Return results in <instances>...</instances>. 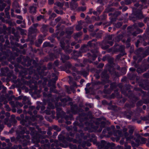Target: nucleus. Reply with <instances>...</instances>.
Here are the masks:
<instances>
[{
  "instance_id": "f257e3e1",
  "label": "nucleus",
  "mask_w": 149,
  "mask_h": 149,
  "mask_svg": "<svg viewBox=\"0 0 149 149\" xmlns=\"http://www.w3.org/2000/svg\"><path fill=\"white\" fill-rule=\"evenodd\" d=\"M29 130L31 131V134L33 139L36 140V142L44 144L43 149H50V144L49 140L45 139L47 136L41 135L37 133L33 127H30Z\"/></svg>"
},
{
  "instance_id": "f03ea898",
  "label": "nucleus",
  "mask_w": 149,
  "mask_h": 149,
  "mask_svg": "<svg viewBox=\"0 0 149 149\" xmlns=\"http://www.w3.org/2000/svg\"><path fill=\"white\" fill-rule=\"evenodd\" d=\"M78 133L76 135V139H73L72 138H70L69 136L66 138V139L68 141H72L74 143H81V140L83 138L84 139H86L88 137L89 138L88 140H90L91 141L93 140H95L96 136L93 134H88L87 136H84V133H83V131L81 130H79Z\"/></svg>"
},
{
  "instance_id": "7ed1b4c3",
  "label": "nucleus",
  "mask_w": 149,
  "mask_h": 149,
  "mask_svg": "<svg viewBox=\"0 0 149 149\" xmlns=\"http://www.w3.org/2000/svg\"><path fill=\"white\" fill-rule=\"evenodd\" d=\"M36 117L39 118L41 120L43 119V117L41 116L38 115L37 116H33L29 118L28 116L25 117V119H22L20 121L21 124L23 125L26 127L28 126L29 125H33L31 121H33L36 120Z\"/></svg>"
},
{
  "instance_id": "20e7f679",
  "label": "nucleus",
  "mask_w": 149,
  "mask_h": 149,
  "mask_svg": "<svg viewBox=\"0 0 149 149\" xmlns=\"http://www.w3.org/2000/svg\"><path fill=\"white\" fill-rule=\"evenodd\" d=\"M16 139L20 142V143L23 144V146H25L27 145L30 140V136L29 135H18L16 137Z\"/></svg>"
},
{
  "instance_id": "39448f33",
  "label": "nucleus",
  "mask_w": 149,
  "mask_h": 149,
  "mask_svg": "<svg viewBox=\"0 0 149 149\" xmlns=\"http://www.w3.org/2000/svg\"><path fill=\"white\" fill-rule=\"evenodd\" d=\"M12 55V53L9 49L7 50L6 52L3 51L2 53L0 52V61H2L8 58H11Z\"/></svg>"
},
{
  "instance_id": "423d86ee",
  "label": "nucleus",
  "mask_w": 149,
  "mask_h": 149,
  "mask_svg": "<svg viewBox=\"0 0 149 149\" xmlns=\"http://www.w3.org/2000/svg\"><path fill=\"white\" fill-rule=\"evenodd\" d=\"M43 95L45 97L47 96L48 98H49L50 97H52V100L51 101L52 102H57L59 99H60V100L62 102H63L65 103L67 102V100L66 98H62V99H60V98L58 97L57 98L56 97L57 96H54L52 97V96L51 94H49L48 95H47V94L45 93L44 92L43 93Z\"/></svg>"
},
{
  "instance_id": "0eeeda50",
  "label": "nucleus",
  "mask_w": 149,
  "mask_h": 149,
  "mask_svg": "<svg viewBox=\"0 0 149 149\" xmlns=\"http://www.w3.org/2000/svg\"><path fill=\"white\" fill-rule=\"evenodd\" d=\"M85 114L84 113H82L81 115H79V121L80 123H81V125H79V123L77 122H75L74 123V127H73L74 130L75 131H76L77 130V128L76 127V126H78L80 128L81 127L83 126V125L82 124V123L83 121H84L86 119L85 118Z\"/></svg>"
},
{
  "instance_id": "6e6552de",
  "label": "nucleus",
  "mask_w": 149,
  "mask_h": 149,
  "mask_svg": "<svg viewBox=\"0 0 149 149\" xmlns=\"http://www.w3.org/2000/svg\"><path fill=\"white\" fill-rule=\"evenodd\" d=\"M54 108V107L53 104L50 102L48 103V106L47 108V109L45 110V112L47 115H50L52 114L54 115L55 114V111L53 110L50 111V109H53Z\"/></svg>"
},
{
  "instance_id": "1a4fd4ad",
  "label": "nucleus",
  "mask_w": 149,
  "mask_h": 149,
  "mask_svg": "<svg viewBox=\"0 0 149 149\" xmlns=\"http://www.w3.org/2000/svg\"><path fill=\"white\" fill-rule=\"evenodd\" d=\"M65 42L67 45L66 47H65V42H63V41L62 40H61L60 41L61 46L63 49L65 50V52L66 53H70L72 52V50L68 49L69 47V44L68 43V41L66 40Z\"/></svg>"
},
{
  "instance_id": "9d476101",
  "label": "nucleus",
  "mask_w": 149,
  "mask_h": 149,
  "mask_svg": "<svg viewBox=\"0 0 149 149\" xmlns=\"http://www.w3.org/2000/svg\"><path fill=\"white\" fill-rule=\"evenodd\" d=\"M111 146V144L109 143H107L104 140L101 141L100 143L98 146L99 148H103L104 149H108Z\"/></svg>"
},
{
  "instance_id": "9b49d317",
  "label": "nucleus",
  "mask_w": 149,
  "mask_h": 149,
  "mask_svg": "<svg viewBox=\"0 0 149 149\" xmlns=\"http://www.w3.org/2000/svg\"><path fill=\"white\" fill-rule=\"evenodd\" d=\"M38 5L34 3L30 6L29 7V12L31 14L36 13L37 11V7Z\"/></svg>"
},
{
  "instance_id": "f8f14e48",
  "label": "nucleus",
  "mask_w": 149,
  "mask_h": 149,
  "mask_svg": "<svg viewBox=\"0 0 149 149\" xmlns=\"http://www.w3.org/2000/svg\"><path fill=\"white\" fill-rule=\"evenodd\" d=\"M92 54L88 53L87 54L88 56L90 58L94 60V58H96L98 54V52L96 50H92L91 51Z\"/></svg>"
},
{
  "instance_id": "ddd939ff",
  "label": "nucleus",
  "mask_w": 149,
  "mask_h": 149,
  "mask_svg": "<svg viewBox=\"0 0 149 149\" xmlns=\"http://www.w3.org/2000/svg\"><path fill=\"white\" fill-rule=\"evenodd\" d=\"M73 71L75 72L77 74H81L83 75L84 77H86L88 74V71L85 70H82L81 71H78L74 68H73Z\"/></svg>"
},
{
  "instance_id": "4468645a",
  "label": "nucleus",
  "mask_w": 149,
  "mask_h": 149,
  "mask_svg": "<svg viewBox=\"0 0 149 149\" xmlns=\"http://www.w3.org/2000/svg\"><path fill=\"white\" fill-rule=\"evenodd\" d=\"M113 135L116 137V141H118L120 140V137L122 136V132L119 130H116L114 131Z\"/></svg>"
},
{
  "instance_id": "2eb2a0df",
  "label": "nucleus",
  "mask_w": 149,
  "mask_h": 149,
  "mask_svg": "<svg viewBox=\"0 0 149 149\" xmlns=\"http://www.w3.org/2000/svg\"><path fill=\"white\" fill-rule=\"evenodd\" d=\"M48 86L49 87H51L50 91L51 92H53L54 93H56L57 92V90L55 89L56 86H55V82L54 81L53 83H50L49 82Z\"/></svg>"
},
{
  "instance_id": "dca6fc26",
  "label": "nucleus",
  "mask_w": 149,
  "mask_h": 149,
  "mask_svg": "<svg viewBox=\"0 0 149 149\" xmlns=\"http://www.w3.org/2000/svg\"><path fill=\"white\" fill-rule=\"evenodd\" d=\"M71 112L74 114H76L79 112L77 105L76 104L71 105Z\"/></svg>"
},
{
  "instance_id": "f3484780",
  "label": "nucleus",
  "mask_w": 149,
  "mask_h": 149,
  "mask_svg": "<svg viewBox=\"0 0 149 149\" xmlns=\"http://www.w3.org/2000/svg\"><path fill=\"white\" fill-rule=\"evenodd\" d=\"M55 145V146L56 148H57L59 146L65 148L67 147V145H66L65 146L62 143H59V142L57 141H56L54 143H52L51 146L52 147H53Z\"/></svg>"
},
{
  "instance_id": "a211bd4d",
  "label": "nucleus",
  "mask_w": 149,
  "mask_h": 149,
  "mask_svg": "<svg viewBox=\"0 0 149 149\" xmlns=\"http://www.w3.org/2000/svg\"><path fill=\"white\" fill-rule=\"evenodd\" d=\"M89 49V47H88V45H84L82 46L80 49V51L79 52V53L80 54L81 53H85Z\"/></svg>"
},
{
  "instance_id": "6ab92c4d",
  "label": "nucleus",
  "mask_w": 149,
  "mask_h": 149,
  "mask_svg": "<svg viewBox=\"0 0 149 149\" xmlns=\"http://www.w3.org/2000/svg\"><path fill=\"white\" fill-rule=\"evenodd\" d=\"M139 86L145 90H148L149 89V81L147 80L146 81L145 84H140Z\"/></svg>"
},
{
  "instance_id": "aec40b11",
  "label": "nucleus",
  "mask_w": 149,
  "mask_h": 149,
  "mask_svg": "<svg viewBox=\"0 0 149 149\" xmlns=\"http://www.w3.org/2000/svg\"><path fill=\"white\" fill-rule=\"evenodd\" d=\"M78 6L77 3L70 2V6L71 10H74L76 9Z\"/></svg>"
},
{
  "instance_id": "412c9836",
  "label": "nucleus",
  "mask_w": 149,
  "mask_h": 149,
  "mask_svg": "<svg viewBox=\"0 0 149 149\" xmlns=\"http://www.w3.org/2000/svg\"><path fill=\"white\" fill-rule=\"evenodd\" d=\"M61 57L62 61L63 63H65L66 60L69 59V57L68 56L62 54L61 55Z\"/></svg>"
},
{
  "instance_id": "4be33fe9",
  "label": "nucleus",
  "mask_w": 149,
  "mask_h": 149,
  "mask_svg": "<svg viewBox=\"0 0 149 149\" xmlns=\"http://www.w3.org/2000/svg\"><path fill=\"white\" fill-rule=\"evenodd\" d=\"M29 32L30 34H31L32 33H37L38 31L36 28H33V27H31L29 28Z\"/></svg>"
},
{
  "instance_id": "5701e85b",
  "label": "nucleus",
  "mask_w": 149,
  "mask_h": 149,
  "mask_svg": "<svg viewBox=\"0 0 149 149\" xmlns=\"http://www.w3.org/2000/svg\"><path fill=\"white\" fill-rule=\"evenodd\" d=\"M23 103L24 104H31L28 98L26 96H24L23 97Z\"/></svg>"
},
{
  "instance_id": "b1692460",
  "label": "nucleus",
  "mask_w": 149,
  "mask_h": 149,
  "mask_svg": "<svg viewBox=\"0 0 149 149\" xmlns=\"http://www.w3.org/2000/svg\"><path fill=\"white\" fill-rule=\"evenodd\" d=\"M58 139L59 141H61L63 143H65V141H64L65 137L61 134H60L59 135H58Z\"/></svg>"
},
{
  "instance_id": "393cba45",
  "label": "nucleus",
  "mask_w": 149,
  "mask_h": 149,
  "mask_svg": "<svg viewBox=\"0 0 149 149\" xmlns=\"http://www.w3.org/2000/svg\"><path fill=\"white\" fill-rule=\"evenodd\" d=\"M81 21H79L78 22V24L76 26V29L78 31H80L82 28L81 24H80V22Z\"/></svg>"
},
{
  "instance_id": "a878e982",
  "label": "nucleus",
  "mask_w": 149,
  "mask_h": 149,
  "mask_svg": "<svg viewBox=\"0 0 149 149\" xmlns=\"http://www.w3.org/2000/svg\"><path fill=\"white\" fill-rule=\"evenodd\" d=\"M125 3L126 5H128L133 2L136 1V0H124Z\"/></svg>"
},
{
  "instance_id": "bb28decb",
  "label": "nucleus",
  "mask_w": 149,
  "mask_h": 149,
  "mask_svg": "<svg viewBox=\"0 0 149 149\" xmlns=\"http://www.w3.org/2000/svg\"><path fill=\"white\" fill-rule=\"evenodd\" d=\"M72 118L71 116L70 117H68L66 116H65V119L66 120V123L68 125L70 124L71 123V121H68L67 120H68L69 119H70V120H71L72 119Z\"/></svg>"
},
{
  "instance_id": "cd10ccee",
  "label": "nucleus",
  "mask_w": 149,
  "mask_h": 149,
  "mask_svg": "<svg viewBox=\"0 0 149 149\" xmlns=\"http://www.w3.org/2000/svg\"><path fill=\"white\" fill-rule=\"evenodd\" d=\"M26 130V129L25 128H24L23 130L20 132V134H24L25 133H26V134H29V131H27L25 132V131Z\"/></svg>"
},
{
  "instance_id": "c85d7f7f",
  "label": "nucleus",
  "mask_w": 149,
  "mask_h": 149,
  "mask_svg": "<svg viewBox=\"0 0 149 149\" xmlns=\"http://www.w3.org/2000/svg\"><path fill=\"white\" fill-rule=\"evenodd\" d=\"M109 63L110 64V66H112L111 65L113 63V58L112 57H111L110 56L108 60Z\"/></svg>"
},
{
  "instance_id": "c756f323",
  "label": "nucleus",
  "mask_w": 149,
  "mask_h": 149,
  "mask_svg": "<svg viewBox=\"0 0 149 149\" xmlns=\"http://www.w3.org/2000/svg\"><path fill=\"white\" fill-rule=\"evenodd\" d=\"M147 139L144 138L142 137L140 140V143L142 144H144L146 143Z\"/></svg>"
},
{
  "instance_id": "7c9ffc66",
  "label": "nucleus",
  "mask_w": 149,
  "mask_h": 149,
  "mask_svg": "<svg viewBox=\"0 0 149 149\" xmlns=\"http://www.w3.org/2000/svg\"><path fill=\"white\" fill-rule=\"evenodd\" d=\"M110 56L108 55H106L103 57L102 58V60L103 61H105L106 60H108Z\"/></svg>"
},
{
  "instance_id": "2f4dec72",
  "label": "nucleus",
  "mask_w": 149,
  "mask_h": 149,
  "mask_svg": "<svg viewBox=\"0 0 149 149\" xmlns=\"http://www.w3.org/2000/svg\"><path fill=\"white\" fill-rule=\"evenodd\" d=\"M146 70H143L141 68H138L137 69V72L139 73H142L145 71Z\"/></svg>"
},
{
  "instance_id": "473e14b6",
  "label": "nucleus",
  "mask_w": 149,
  "mask_h": 149,
  "mask_svg": "<svg viewBox=\"0 0 149 149\" xmlns=\"http://www.w3.org/2000/svg\"><path fill=\"white\" fill-rule=\"evenodd\" d=\"M86 145V143L85 142H84V143L82 144H79L78 146V149H83L81 148H84L85 147Z\"/></svg>"
},
{
  "instance_id": "72a5a7b5",
  "label": "nucleus",
  "mask_w": 149,
  "mask_h": 149,
  "mask_svg": "<svg viewBox=\"0 0 149 149\" xmlns=\"http://www.w3.org/2000/svg\"><path fill=\"white\" fill-rule=\"evenodd\" d=\"M55 4L58 6L60 7H62L64 5L63 3H61L60 2H57L55 3Z\"/></svg>"
},
{
  "instance_id": "f704fd0d",
  "label": "nucleus",
  "mask_w": 149,
  "mask_h": 149,
  "mask_svg": "<svg viewBox=\"0 0 149 149\" xmlns=\"http://www.w3.org/2000/svg\"><path fill=\"white\" fill-rule=\"evenodd\" d=\"M86 7L85 6L84 7H82L80 6L78 8V9L79 10L81 11H85L86 9Z\"/></svg>"
},
{
  "instance_id": "c9c22d12",
  "label": "nucleus",
  "mask_w": 149,
  "mask_h": 149,
  "mask_svg": "<svg viewBox=\"0 0 149 149\" xmlns=\"http://www.w3.org/2000/svg\"><path fill=\"white\" fill-rule=\"evenodd\" d=\"M69 147L70 149H77V146L75 145H72L70 144L69 145Z\"/></svg>"
},
{
  "instance_id": "e433bc0d",
  "label": "nucleus",
  "mask_w": 149,
  "mask_h": 149,
  "mask_svg": "<svg viewBox=\"0 0 149 149\" xmlns=\"http://www.w3.org/2000/svg\"><path fill=\"white\" fill-rule=\"evenodd\" d=\"M58 79V78L57 76H55L54 78V79H53L51 80V81H49V82L50 83H53L54 81L55 82V83H56V81Z\"/></svg>"
},
{
  "instance_id": "4c0bfd02",
  "label": "nucleus",
  "mask_w": 149,
  "mask_h": 149,
  "mask_svg": "<svg viewBox=\"0 0 149 149\" xmlns=\"http://www.w3.org/2000/svg\"><path fill=\"white\" fill-rule=\"evenodd\" d=\"M59 56V54H58L57 56H54V55H50V60L51 61H52L54 59V58H57Z\"/></svg>"
},
{
  "instance_id": "58836bf2",
  "label": "nucleus",
  "mask_w": 149,
  "mask_h": 149,
  "mask_svg": "<svg viewBox=\"0 0 149 149\" xmlns=\"http://www.w3.org/2000/svg\"><path fill=\"white\" fill-rule=\"evenodd\" d=\"M139 29H138L136 31L133 32L132 35L134 36H136L137 34H138L139 33Z\"/></svg>"
},
{
  "instance_id": "ea45409f",
  "label": "nucleus",
  "mask_w": 149,
  "mask_h": 149,
  "mask_svg": "<svg viewBox=\"0 0 149 149\" xmlns=\"http://www.w3.org/2000/svg\"><path fill=\"white\" fill-rule=\"evenodd\" d=\"M6 6V4L5 3H3L1 6H0V10L1 11H2L4 10Z\"/></svg>"
},
{
  "instance_id": "a19ab883",
  "label": "nucleus",
  "mask_w": 149,
  "mask_h": 149,
  "mask_svg": "<svg viewBox=\"0 0 149 149\" xmlns=\"http://www.w3.org/2000/svg\"><path fill=\"white\" fill-rule=\"evenodd\" d=\"M125 46L123 45L120 46L119 47V50L121 52H123L125 49Z\"/></svg>"
},
{
  "instance_id": "79ce46f5",
  "label": "nucleus",
  "mask_w": 149,
  "mask_h": 149,
  "mask_svg": "<svg viewBox=\"0 0 149 149\" xmlns=\"http://www.w3.org/2000/svg\"><path fill=\"white\" fill-rule=\"evenodd\" d=\"M124 136L127 140H129L130 139V137H128L129 134L127 132H125L124 134Z\"/></svg>"
},
{
  "instance_id": "37998d69",
  "label": "nucleus",
  "mask_w": 149,
  "mask_h": 149,
  "mask_svg": "<svg viewBox=\"0 0 149 149\" xmlns=\"http://www.w3.org/2000/svg\"><path fill=\"white\" fill-rule=\"evenodd\" d=\"M44 17L43 15H40L37 17V19L38 21H40L41 19L44 18Z\"/></svg>"
},
{
  "instance_id": "c03bdc74",
  "label": "nucleus",
  "mask_w": 149,
  "mask_h": 149,
  "mask_svg": "<svg viewBox=\"0 0 149 149\" xmlns=\"http://www.w3.org/2000/svg\"><path fill=\"white\" fill-rule=\"evenodd\" d=\"M82 34V33L81 32H79L76 33L75 35L76 37H79L81 36Z\"/></svg>"
},
{
  "instance_id": "a18cd8bd",
  "label": "nucleus",
  "mask_w": 149,
  "mask_h": 149,
  "mask_svg": "<svg viewBox=\"0 0 149 149\" xmlns=\"http://www.w3.org/2000/svg\"><path fill=\"white\" fill-rule=\"evenodd\" d=\"M92 41H89L87 43V45H88V47L89 46L90 47H92L93 46V44L92 43Z\"/></svg>"
},
{
  "instance_id": "49530a36",
  "label": "nucleus",
  "mask_w": 149,
  "mask_h": 149,
  "mask_svg": "<svg viewBox=\"0 0 149 149\" xmlns=\"http://www.w3.org/2000/svg\"><path fill=\"white\" fill-rule=\"evenodd\" d=\"M107 40H112V35H110L108 36L107 37Z\"/></svg>"
},
{
  "instance_id": "de8ad7c7",
  "label": "nucleus",
  "mask_w": 149,
  "mask_h": 149,
  "mask_svg": "<svg viewBox=\"0 0 149 149\" xmlns=\"http://www.w3.org/2000/svg\"><path fill=\"white\" fill-rule=\"evenodd\" d=\"M43 46L44 47H47L50 46V44L49 42H45L43 43Z\"/></svg>"
},
{
  "instance_id": "09e8293b",
  "label": "nucleus",
  "mask_w": 149,
  "mask_h": 149,
  "mask_svg": "<svg viewBox=\"0 0 149 149\" xmlns=\"http://www.w3.org/2000/svg\"><path fill=\"white\" fill-rule=\"evenodd\" d=\"M70 18L71 19V21L72 22H74L76 19V17L74 15H72L71 16Z\"/></svg>"
},
{
  "instance_id": "8fccbe9b",
  "label": "nucleus",
  "mask_w": 149,
  "mask_h": 149,
  "mask_svg": "<svg viewBox=\"0 0 149 149\" xmlns=\"http://www.w3.org/2000/svg\"><path fill=\"white\" fill-rule=\"evenodd\" d=\"M122 23L121 22H119L117 23V24H116V26L117 28H119L122 25Z\"/></svg>"
},
{
  "instance_id": "3c124183",
  "label": "nucleus",
  "mask_w": 149,
  "mask_h": 149,
  "mask_svg": "<svg viewBox=\"0 0 149 149\" xmlns=\"http://www.w3.org/2000/svg\"><path fill=\"white\" fill-rule=\"evenodd\" d=\"M116 85L114 83L110 85V87L112 89H113L114 88H116Z\"/></svg>"
},
{
  "instance_id": "603ef678",
  "label": "nucleus",
  "mask_w": 149,
  "mask_h": 149,
  "mask_svg": "<svg viewBox=\"0 0 149 149\" xmlns=\"http://www.w3.org/2000/svg\"><path fill=\"white\" fill-rule=\"evenodd\" d=\"M1 120H0V130H1V131H2L4 127V126L3 124H1Z\"/></svg>"
},
{
  "instance_id": "864d4df0",
  "label": "nucleus",
  "mask_w": 149,
  "mask_h": 149,
  "mask_svg": "<svg viewBox=\"0 0 149 149\" xmlns=\"http://www.w3.org/2000/svg\"><path fill=\"white\" fill-rule=\"evenodd\" d=\"M10 8V7H8L7 8H6L5 9V11L6 13V15H7L8 14H9V13L8 12V11L9 10Z\"/></svg>"
},
{
  "instance_id": "5fc2aeb1",
  "label": "nucleus",
  "mask_w": 149,
  "mask_h": 149,
  "mask_svg": "<svg viewBox=\"0 0 149 149\" xmlns=\"http://www.w3.org/2000/svg\"><path fill=\"white\" fill-rule=\"evenodd\" d=\"M107 43L111 46L113 45V42L112 40H109L107 41Z\"/></svg>"
},
{
  "instance_id": "6e6d98bb",
  "label": "nucleus",
  "mask_w": 149,
  "mask_h": 149,
  "mask_svg": "<svg viewBox=\"0 0 149 149\" xmlns=\"http://www.w3.org/2000/svg\"><path fill=\"white\" fill-rule=\"evenodd\" d=\"M65 87L66 89L67 92L69 94L70 93V90L69 87L67 86H65Z\"/></svg>"
},
{
  "instance_id": "4d7b16f0",
  "label": "nucleus",
  "mask_w": 149,
  "mask_h": 149,
  "mask_svg": "<svg viewBox=\"0 0 149 149\" xmlns=\"http://www.w3.org/2000/svg\"><path fill=\"white\" fill-rule=\"evenodd\" d=\"M9 119L8 118H6L4 120V123L6 125L8 123Z\"/></svg>"
},
{
  "instance_id": "13d9d810",
  "label": "nucleus",
  "mask_w": 149,
  "mask_h": 149,
  "mask_svg": "<svg viewBox=\"0 0 149 149\" xmlns=\"http://www.w3.org/2000/svg\"><path fill=\"white\" fill-rule=\"evenodd\" d=\"M143 104V102L141 101H139L137 103V105L138 106H139L142 105Z\"/></svg>"
},
{
  "instance_id": "bf43d9fd",
  "label": "nucleus",
  "mask_w": 149,
  "mask_h": 149,
  "mask_svg": "<svg viewBox=\"0 0 149 149\" xmlns=\"http://www.w3.org/2000/svg\"><path fill=\"white\" fill-rule=\"evenodd\" d=\"M54 64L56 66H58L59 65V62L58 60H56L54 62Z\"/></svg>"
},
{
  "instance_id": "052dcab7",
  "label": "nucleus",
  "mask_w": 149,
  "mask_h": 149,
  "mask_svg": "<svg viewBox=\"0 0 149 149\" xmlns=\"http://www.w3.org/2000/svg\"><path fill=\"white\" fill-rule=\"evenodd\" d=\"M56 13L58 14H60L61 15H62L63 14V11H59L58 10H56Z\"/></svg>"
},
{
  "instance_id": "680f3d73",
  "label": "nucleus",
  "mask_w": 149,
  "mask_h": 149,
  "mask_svg": "<svg viewBox=\"0 0 149 149\" xmlns=\"http://www.w3.org/2000/svg\"><path fill=\"white\" fill-rule=\"evenodd\" d=\"M104 66V64L103 63H100L97 66L98 68H102Z\"/></svg>"
},
{
  "instance_id": "e2e57ef3",
  "label": "nucleus",
  "mask_w": 149,
  "mask_h": 149,
  "mask_svg": "<svg viewBox=\"0 0 149 149\" xmlns=\"http://www.w3.org/2000/svg\"><path fill=\"white\" fill-rule=\"evenodd\" d=\"M52 63H49L48 64V68L49 69H50L52 68Z\"/></svg>"
},
{
  "instance_id": "0e129e2a",
  "label": "nucleus",
  "mask_w": 149,
  "mask_h": 149,
  "mask_svg": "<svg viewBox=\"0 0 149 149\" xmlns=\"http://www.w3.org/2000/svg\"><path fill=\"white\" fill-rule=\"evenodd\" d=\"M134 130L132 128H131L129 130V132L130 134H132L133 133Z\"/></svg>"
},
{
  "instance_id": "69168bd1",
  "label": "nucleus",
  "mask_w": 149,
  "mask_h": 149,
  "mask_svg": "<svg viewBox=\"0 0 149 149\" xmlns=\"http://www.w3.org/2000/svg\"><path fill=\"white\" fill-rule=\"evenodd\" d=\"M104 1L105 0H98L97 1V2L101 4H102L103 3Z\"/></svg>"
},
{
  "instance_id": "338daca9",
  "label": "nucleus",
  "mask_w": 149,
  "mask_h": 149,
  "mask_svg": "<svg viewBox=\"0 0 149 149\" xmlns=\"http://www.w3.org/2000/svg\"><path fill=\"white\" fill-rule=\"evenodd\" d=\"M61 17H58L55 19V21L56 22H58L60 21L61 19Z\"/></svg>"
},
{
  "instance_id": "774afa93",
  "label": "nucleus",
  "mask_w": 149,
  "mask_h": 149,
  "mask_svg": "<svg viewBox=\"0 0 149 149\" xmlns=\"http://www.w3.org/2000/svg\"><path fill=\"white\" fill-rule=\"evenodd\" d=\"M143 76L149 78V74L148 73H145L143 74Z\"/></svg>"
}]
</instances>
